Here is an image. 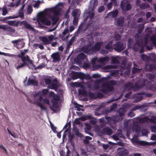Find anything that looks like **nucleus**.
Masks as SVG:
<instances>
[{"label":"nucleus","mask_w":156,"mask_h":156,"mask_svg":"<svg viewBox=\"0 0 156 156\" xmlns=\"http://www.w3.org/2000/svg\"><path fill=\"white\" fill-rule=\"evenodd\" d=\"M126 87L133 88L134 90L136 91L139 89L145 87L147 89L156 90V83L152 84L151 82H148L147 80H141L138 81V82L135 83L134 86L133 84L131 82H128L126 84Z\"/></svg>","instance_id":"1"},{"label":"nucleus","mask_w":156,"mask_h":156,"mask_svg":"<svg viewBox=\"0 0 156 156\" xmlns=\"http://www.w3.org/2000/svg\"><path fill=\"white\" fill-rule=\"evenodd\" d=\"M112 42L110 41L105 46V48L107 50L112 51L113 48L115 51H121L125 48L126 44L121 42H117L116 44L112 45Z\"/></svg>","instance_id":"2"},{"label":"nucleus","mask_w":156,"mask_h":156,"mask_svg":"<svg viewBox=\"0 0 156 156\" xmlns=\"http://www.w3.org/2000/svg\"><path fill=\"white\" fill-rule=\"evenodd\" d=\"M117 83V81L114 80H111L104 83L102 84V86L103 88L100 89V91L105 94H108L110 92L114 90L113 87L110 86V85L114 86L116 85Z\"/></svg>","instance_id":"3"},{"label":"nucleus","mask_w":156,"mask_h":156,"mask_svg":"<svg viewBox=\"0 0 156 156\" xmlns=\"http://www.w3.org/2000/svg\"><path fill=\"white\" fill-rule=\"evenodd\" d=\"M108 59L109 58L107 57H101L99 58L95 57L92 59L91 62L94 65V68L95 69H98L100 68L101 66L100 64L95 65L96 62H98L102 64H105L108 62Z\"/></svg>","instance_id":"4"},{"label":"nucleus","mask_w":156,"mask_h":156,"mask_svg":"<svg viewBox=\"0 0 156 156\" xmlns=\"http://www.w3.org/2000/svg\"><path fill=\"white\" fill-rule=\"evenodd\" d=\"M73 77L74 79L79 78L82 80H83L84 79L86 80H89L91 78L89 74H85L83 73H80L76 75H74Z\"/></svg>","instance_id":"5"},{"label":"nucleus","mask_w":156,"mask_h":156,"mask_svg":"<svg viewBox=\"0 0 156 156\" xmlns=\"http://www.w3.org/2000/svg\"><path fill=\"white\" fill-rule=\"evenodd\" d=\"M120 7L122 10L124 11H128L131 8V5L128 3L124 2L123 0L121 2Z\"/></svg>","instance_id":"6"},{"label":"nucleus","mask_w":156,"mask_h":156,"mask_svg":"<svg viewBox=\"0 0 156 156\" xmlns=\"http://www.w3.org/2000/svg\"><path fill=\"white\" fill-rule=\"evenodd\" d=\"M139 121L142 123L145 122H150L154 124H156V117L153 116L151 117V119H149L147 117H144L140 119L139 120Z\"/></svg>","instance_id":"7"},{"label":"nucleus","mask_w":156,"mask_h":156,"mask_svg":"<svg viewBox=\"0 0 156 156\" xmlns=\"http://www.w3.org/2000/svg\"><path fill=\"white\" fill-rule=\"evenodd\" d=\"M131 141L135 145L137 146L139 145L146 146L150 145L149 143L144 141H139L137 139H132Z\"/></svg>","instance_id":"8"},{"label":"nucleus","mask_w":156,"mask_h":156,"mask_svg":"<svg viewBox=\"0 0 156 156\" xmlns=\"http://www.w3.org/2000/svg\"><path fill=\"white\" fill-rule=\"evenodd\" d=\"M58 81L57 80H53L51 82V84L48 86V88L54 90L55 91H57L58 87Z\"/></svg>","instance_id":"9"},{"label":"nucleus","mask_w":156,"mask_h":156,"mask_svg":"<svg viewBox=\"0 0 156 156\" xmlns=\"http://www.w3.org/2000/svg\"><path fill=\"white\" fill-rule=\"evenodd\" d=\"M0 29L11 33H14L15 31V30L11 27L5 25H0Z\"/></svg>","instance_id":"10"},{"label":"nucleus","mask_w":156,"mask_h":156,"mask_svg":"<svg viewBox=\"0 0 156 156\" xmlns=\"http://www.w3.org/2000/svg\"><path fill=\"white\" fill-rule=\"evenodd\" d=\"M51 57L53 59V62H59L61 59L60 55L58 52L53 53L51 55Z\"/></svg>","instance_id":"11"},{"label":"nucleus","mask_w":156,"mask_h":156,"mask_svg":"<svg viewBox=\"0 0 156 156\" xmlns=\"http://www.w3.org/2000/svg\"><path fill=\"white\" fill-rule=\"evenodd\" d=\"M101 132L103 134L110 135L112 133V131L109 127H106L103 129Z\"/></svg>","instance_id":"12"},{"label":"nucleus","mask_w":156,"mask_h":156,"mask_svg":"<svg viewBox=\"0 0 156 156\" xmlns=\"http://www.w3.org/2000/svg\"><path fill=\"white\" fill-rule=\"evenodd\" d=\"M90 5L89 6L88 9L91 10L92 11H94L95 8L98 5V0H92L90 1Z\"/></svg>","instance_id":"13"},{"label":"nucleus","mask_w":156,"mask_h":156,"mask_svg":"<svg viewBox=\"0 0 156 156\" xmlns=\"http://www.w3.org/2000/svg\"><path fill=\"white\" fill-rule=\"evenodd\" d=\"M129 154L128 151L124 147L120 148V151L117 154L118 156H126Z\"/></svg>","instance_id":"14"},{"label":"nucleus","mask_w":156,"mask_h":156,"mask_svg":"<svg viewBox=\"0 0 156 156\" xmlns=\"http://www.w3.org/2000/svg\"><path fill=\"white\" fill-rule=\"evenodd\" d=\"M33 97L35 104H36V101L37 100L38 101H42V96L40 92H37L34 94Z\"/></svg>","instance_id":"15"},{"label":"nucleus","mask_w":156,"mask_h":156,"mask_svg":"<svg viewBox=\"0 0 156 156\" xmlns=\"http://www.w3.org/2000/svg\"><path fill=\"white\" fill-rule=\"evenodd\" d=\"M20 24L21 25H23L24 27L26 29L33 31H35L34 28L30 24H29L26 21H23L21 22Z\"/></svg>","instance_id":"16"},{"label":"nucleus","mask_w":156,"mask_h":156,"mask_svg":"<svg viewBox=\"0 0 156 156\" xmlns=\"http://www.w3.org/2000/svg\"><path fill=\"white\" fill-rule=\"evenodd\" d=\"M27 85L28 86L32 85L37 86H38V82L35 80L29 78L27 81Z\"/></svg>","instance_id":"17"},{"label":"nucleus","mask_w":156,"mask_h":156,"mask_svg":"<svg viewBox=\"0 0 156 156\" xmlns=\"http://www.w3.org/2000/svg\"><path fill=\"white\" fill-rule=\"evenodd\" d=\"M117 23H115V25L121 27L124 22V18L123 17H120L116 20Z\"/></svg>","instance_id":"18"},{"label":"nucleus","mask_w":156,"mask_h":156,"mask_svg":"<svg viewBox=\"0 0 156 156\" xmlns=\"http://www.w3.org/2000/svg\"><path fill=\"white\" fill-rule=\"evenodd\" d=\"M40 21L43 24H45L47 26H49L51 24L50 20H48L44 16H42L41 17Z\"/></svg>","instance_id":"19"},{"label":"nucleus","mask_w":156,"mask_h":156,"mask_svg":"<svg viewBox=\"0 0 156 156\" xmlns=\"http://www.w3.org/2000/svg\"><path fill=\"white\" fill-rule=\"evenodd\" d=\"M49 96L53 98L52 100L55 101H58L60 99L59 96L57 94H55L54 92L51 91L49 93Z\"/></svg>","instance_id":"20"},{"label":"nucleus","mask_w":156,"mask_h":156,"mask_svg":"<svg viewBox=\"0 0 156 156\" xmlns=\"http://www.w3.org/2000/svg\"><path fill=\"white\" fill-rule=\"evenodd\" d=\"M22 60L23 63H25V64L27 65V64L26 63V62H28L29 63L32 64H33L32 61L30 59L29 57L27 55H26L25 57H22Z\"/></svg>","instance_id":"21"},{"label":"nucleus","mask_w":156,"mask_h":156,"mask_svg":"<svg viewBox=\"0 0 156 156\" xmlns=\"http://www.w3.org/2000/svg\"><path fill=\"white\" fill-rule=\"evenodd\" d=\"M133 69L132 73H139L140 72L142 69V68H138V66L137 65H136L135 62H133Z\"/></svg>","instance_id":"22"},{"label":"nucleus","mask_w":156,"mask_h":156,"mask_svg":"<svg viewBox=\"0 0 156 156\" xmlns=\"http://www.w3.org/2000/svg\"><path fill=\"white\" fill-rule=\"evenodd\" d=\"M146 30H148V32L149 34H146L145 35V37L144 38V44L145 45H146L147 43L149 37V34H151L152 33V31L151 30H150V28L149 27L147 28Z\"/></svg>","instance_id":"23"},{"label":"nucleus","mask_w":156,"mask_h":156,"mask_svg":"<svg viewBox=\"0 0 156 156\" xmlns=\"http://www.w3.org/2000/svg\"><path fill=\"white\" fill-rule=\"evenodd\" d=\"M90 46L91 44H89L83 47L81 49L82 51L84 53L88 54V52L89 51V49Z\"/></svg>","instance_id":"24"},{"label":"nucleus","mask_w":156,"mask_h":156,"mask_svg":"<svg viewBox=\"0 0 156 156\" xmlns=\"http://www.w3.org/2000/svg\"><path fill=\"white\" fill-rule=\"evenodd\" d=\"M118 14V11L115 10L114 11H112L109 12L108 14V16L111 17H116Z\"/></svg>","instance_id":"25"},{"label":"nucleus","mask_w":156,"mask_h":156,"mask_svg":"<svg viewBox=\"0 0 156 156\" xmlns=\"http://www.w3.org/2000/svg\"><path fill=\"white\" fill-rule=\"evenodd\" d=\"M103 43L98 42L96 43L94 46L96 51H98L100 50L102 46Z\"/></svg>","instance_id":"26"},{"label":"nucleus","mask_w":156,"mask_h":156,"mask_svg":"<svg viewBox=\"0 0 156 156\" xmlns=\"http://www.w3.org/2000/svg\"><path fill=\"white\" fill-rule=\"evenodd\" d=\"M40 39L41 41L43 42V44L44 45H46L50 43L48 38L46 37H40Z\"/></svg>","instance_id":"27"},{"label":"nucleus","mask_w":156,"mask_h":156,"mask_svg":"<svg viewBox=\"0 0 156 156\" xmlns=\"http://www.w3.org/2000/svg\"><path fill=\"white\" fill-rule=\"evenodd\" d=\"M37 105L40 107L41 110H47V109L45 107L43 106V104L41 103V101H38L37 100L36 101V104Z\"/></svg>","instance_id":"28"},{"label":"nucleus","mask_w":156,"mask_h":156,"mask_svg":"<svg viewBox=\"0 0 156 156\" xmlns=\"http://www.w3.org/2000/svg\"><path fill=\"white\" fill-rule=\"evenodd\" d=\"M125 111L123 108H121L119 110L116 112V115L119 117L123 116L125 113Z\"/></svg>","instance_id":"29"},{"label":"nucleus","mask_w":156,"mask_h":156,"mask_svg":"<svg viewBox=\"0 0 156 156\" xmlns=\"http://www.w3.org/2000/svg\"><path fill=\"white\" fill-rule=\"evenodd\" d=\"M101 82L100 80H95L94 83V88L95 89H98L100 87V84Z\"/></svg>","instance_id":"30"},{"label":"nucleus","mask_w":156,"mask_h":156,"mask_svg":"<svg viewBox=\"0 0 156 156\" xmlns=\"http://www.w3.org/2000/svg\"><path fill=\"white\" fill-rule=\"evenodd\" d=\"M140 8L142 9H148L150 8V5L148 3H143L140 5Z\"/></svg>","instance_id":"31"},{"label":"nucleus","mask_w":156,"mask_h":156,"mask_svg":"<svg viewBox=\"0 0 156 156\" xmlns=\"http://www.w3.org/2000/svg\"><path fill=\"white\" fill-rule=\"evenodd\" d=\"M89 52H88V54H89L93 55L95 53L96 51L95 49L94 46H91V45L90 47Z\"/></svg>","instance_id":"32"},{"label":"nucleus","mask_w":156,"mask_h":156,"mask_svg":"<svg viewBox=\"0 0 156 156\" xmlns=\"http://www.w3.org/2000/svg\"><path fill=\"white\" fill-rule=\"evenodd\" d=\"M123 94H121V95H120V96L119 97V98H118L115 99H114V98H112L110 100H108V101L107 103H109L110 102H112L114 101H117L118 100L121 98L122 97Z\"/></svg>","instance_id":"33"},{"label":"nucleus","mask_w":156,"mask_h":156,"mask_svg":"<svg viewBox=\"0 0 156 156\" xmlns=\"http://www.w3.org/2000/svg\"><path fill=\"white\" fill-rule=\"evenodd\" d=\"M134 50L135 51H138V49L141 47L142 48V47L141 44H139L138 43H136L135 45H133L132 47Z\"/></svg>","instance_id":"34"},{"label":"nucleus","mask_w":156,"mask_h":156,"mask_svg":"<svg viewBox=\"0 0 156 156\" xmlns=\"http://www.w3.org/2000/svg\"><path fill=\"white\" fill-rule=\"evenodd\" d=\"M80 151L81 154L86 156H88L90 154V153L88 151H86L85 150L82 148H80Z\"/></svg>","instance_id":"35"},{"label":"nucleus","mask_w":156,"mask_h":156,"mask_svg":"<svg viewBox=\"0 0 156 156\" xmlns=\"http://www.w3.org/2000/svg\"><path fill=\"white\" fill-rule=\"evenodd\" d=\"M116 134L119 138H125L124 136L122 133V130H118L117 133Z\"/></svg>","instance_id":"36"},{"label":"nucleus","mask_w":156,"mask_h":156,"mask_svg":"<svg viewBox=\"0 0 156 156\" xmlns=\"http://www.w3.org/2000/svg\"><path fill=\"white\" fill-rule=\"evenodd\" d=\"M80 11L77 9L73 10L72 12V15L74 17H77V14L80 12Z\"/></svg>","instance_id":"37"},{"label":"nucleus","mask_w":156,"mask_h":156,"mask_svg":"<svg viewBox=\"0 0 156 156\" xmlns=\"http://www.w3.org/2000/svg\"><path fill=\"white\" fill-rule=\"evenodd\" d=\"M145 107H146L144 105H142L141 106L137 105L133 107L132 108V110L133 111H135L138 109L143 108Z\"/></svg>","instance_id":"38"},{"label":"nucleus","mask_w":156,"mask_h":156,"mask_svg":"<svg viewBox=\"0 0 156 156\" xmlns=\"http://www.w3.org/2000/svg\"><path fill=\"white\" fill-rule=\"evenodd\" d=\"M155 69H156V64H153L149 66L150 71H151Z\"/></svg>","instance_id":"39"},{"label":"nucleus","mask_w":156,"mask_h":156,"mask_svg":"<svg viewBox=\"0 0 156 156\" xmlns=\"http://www.w3.org/2000/svg\"><path fill=\"white\" fill-rule=\"evenodd\" d=\"M26 65L25 64V63H23L17 66L16 64H15V66L16 67V68L17 69H19L23 67L24 66Z\"/></svg>","instance_id":"40"},{"label":"nucleus","mask_w":156,"mask_h":156,"mask_svg":"<svg viewBox=\"0 0 156 156\" xmlns=\"http://www.w3.org/2000/svg\"><path fill=\"white\" fill-rule=\"evenodd\" d=\"M120 119L119 116L117 115H114L112 117V120L114 122H118L119 121Z\"/></svg>","instance_id":"41"},{"label":"nucleus","mask_w":156,"mask_h":156,"mask_svg":"<svg viewBox=\"0 0 156 156\" xmlns=\"http://www.w3.org/2000/svg\"><path fill=\"white\" fill-rule=\"evenodd\" d=\"M89 10V12L88 14H89V16L90 19H92L94 17V13L93 12V11H92L91 10Z\"/></svg>","instance_id":"42"},{"label":"nucleus","mask_w":156,"mask_h":156,"mask_svg":"<svg viewBox=\"0 0 156 156\" xmlns=\"http://www.w3.org/2000/svg\"><path fill=\"white\" fill-rule=\"evenodd\" d=\"M112 63L118 64L119 63V61L115 57H112Z\"/></svg>","instance_id":"43"},{"label":"nucleus","mask_w":156,"mask_h":156,"mask_svg":"<svg viewBox=\"0 0 156 156\" xmlns=\"http://www.w3.org/2000/svg\"><path fill=\"white\" fill-rule=\"evenodd\" d=\"M151 39L153 43L156 46V36L153 35L151 37Z\"/></svg>","instance_id":"44"},{"label":"nucleus","mask_w":156,"mask_h":156,"mask_svg":"<svg viewBox=\"0 0 156 156\" xmlns=\"http://www.w3.org/2000/svg\"><path fill=\"white\" fill-rule=\"evenodd\" d=\"M78 92L80 94L82 95H85L86 94V90L83 89H80L78 90Z\"/></svg>","instance_id":"45"},{"label":"nucleus","mask_w":156,"mask_h":156,"mask_svg":"<svg viewBox=\"0 0 156 156\" xmlns=\"http://www.w3.org/2000/svg\"><path fill=\"white\" fill-rule=\"evenodd\" d=\"M57 101H53V100H51V102L52 104V106L53 107L56 108L58 107V103Z\"/></svg>","instance_id":"46"},{"label":"nucleus","mask_w":156,"mask_h":156,"mask_svg":"<svg viewBox=\"0 0 156 156\" xmlns=\"http://www.w3.org/2000/svg\"><path fill=\"white\" fill-rule=\"evenodd\" d=\"M133 40L131 38H129L128 40V46L129 48L132 47L133 46L132 45Z\"/></svg>","instance_id":"47"},{"label":"nucleus","mask_w":156,"mask_h":156,"mask_svg":"<svg viewBox=\"0 0 156 156\" xmlns=\"http://www.w3.org/2000/svg\"><path fill=\"white\" fill-rule=\"evenodd\" d=\"M52 21V24L54 25L56 24L58 20V18L56 16H53L52 17L51 19Z\"/></svg>","instance_id":"48"},{"label":"nucleus","mask_w":156,"mask_h":156,"mask_svg":"<svg viewBox=\"0 0 156 156\" xmlns=\"http://www.w3.org/2000/svg\"><path fill=\"white\" fill-rule=\"evenodd\" d=\"M32 7L31 5H28L27 6V11L28 14H30L32 12Z\"/></svg>","instance_id":"49"},{"label":"nucleus","mask_w":156,"mask_h":156,"mask_svg":"<svg viewBox=\"0 0 156 156\" xmlns=\"http://www.w3.org/2000/svg\"><path fill=\"white\" fill-rule=\"evenodd\" d=\"M134 131L136 133H138L140 132V127L138 125H136L134 127Z\"/></svg>","instance_id":"50"},{"label":"nucleus","mask_w":156,"mask_h":156,"mask_svg":"<svg viewBox=\"0 0 156 156\" xmlns=\"http://www.w3.org/2000/svg\"><path fill=\"white\" fill-rule=\"evenodd\" d=\"M128 122L127 121H126L124 122V123L123 126V129L125 130L126 131L128 130Z\"/></svg>","instance_id":"51"},{"label":"nucleus","mask_w":156,"mask_h":156,"mask_svg":"<svg viewBox=\"0 0 156 156\" xmlns=\"http://www.w3.org/2000/svg\"><path fill=\"white\" fill-rule=\"evenodd\" d=\"M89 96L92 98H97L96 95L94 93L89 92Z\"/></svg>","instance_id":"52"},{"label":"nucleus","mask_w":156,"mask_h":156,"mask_svg":"<svg viewBox=\"0 0 156 156\" xmlns=\"http://www.w3.org/2000/svg\"><path fill=\"white\" fill-rule=\"evenodd\" d=\"M144 27V26L143 24L140 25L138 31V32L139 34L140 33L142 32L143 30Z\"/></svg>","instance_id":"53"},{"label":"nucleus","mask_w":156,"mask_h":156,"mask_svg":"<svg viewBox=\"0 0 156 156\" xmlns=\"http://www.w3.org/2000/svg\"><path fill=\"white\" fill-rule=\"evenodd\" d=\"M78 19L77 17H74L73 21V24L74 25H77L78 23Z\"/></svg>","instance_id":"54"},{"label":"nucleus","mask_w":156,"mask_h":156,"mask_svg":"<svg viewBox=\"0 0 156 156\" xmlns=\"http://www.w3.org/2000/svg\"><path fill=\"white\" fill-rule=\"evenodd\" d=\"M155 77V76L153 74H150L148 75V79L151 81H153Z\"/></svg>","instance_id":"55"},{"label":"nucleus","mask_w":156,"mask_h":156,"mask_svg":"<svg viewBox=\"0 0 156 156\" xmlns=\"http://www.w3.org/2000/svg\"><path fill=\"white\" fill-rule=\"evenodd\" d=\"M143 98L142 96L137 97V98L133 101V102H137L141 101Z\"/></svg>","instance_id":"56"},{"label":"nucleus","mask_w":156,"mask_h":156,"mask_svg":"<svg viewBox=\"0 0 156 156\" xmlns=\"http://www.w3.org/2000/svg\"><path fill=\"white\" fill-rule=\"evenodd\" d=\"M111 73V75H116L118 74H119L118 70H112Z\"/></svg>","instance_id":"57"},{"label":"nucleus","mask_w":156,"mask_h":156,"mask_svg":"<svg viewBox=\"0 0 156 156\" xmlns=\"http://www.w3.org/2000/svg\"><path fill=\"white\" fill-rule=\"evenodd\" d=\"M79 57L81 59H84L86 58V55L83 53H81L79 54Z\"/></svg>","instance_id":"58"},{"label":"nucleus","mask_w":156,"mask_h":156,"mask_svg":"<svg viewBox=\"0 0 156 156\" xmlns=\"http://www.w3.org/2000/svg\"><path fill=\"white\" fill-rule=\"evenodd\" d=\"M148 133V131L146 129H143L141 130V133L143 135L146 136Z\"/></svg>","instance_id":"59"},{"label":"nucleus","mask_w":156,"mask_h":156,"mask_svg":"<svg viewBox=\"0 0 156 156\" xmlns=\"http://www.w3.org/2000/svg\"><path fill=\"white\" fill-rule=\"evenodd\" d=\"M2 15L3 16L5 15L8 12L7 9L6 8H4L2 9Z\"/></svg>","instance_id":"60"},{"label":"nucleus","mask_w":156,"mask_h":156,"mask_svg":"<svg viewBox=\"0 0 156 156\" xmlns=\"http://www.w3.org/2000/svg\"><path fill=\"white\" fill-rule=\"evenodd\" d=\"M44 81L46 84L49 85L51 82V80L48 78L45 79Z\"/></svg>","instance_id":"61"},{"label":"nucleus","mask_w":156,"mask_h":156,"mask_svg":"<svg viewBox=\"0 0 156 156\" xmlns=\"http://www.w3.org/2000/svg\"><path fill=\"white\" fill-rule=\"evenodd\" d=\"M43 103L44 104H47L48 105H50V101L48 99H44L43 100Z\"/></svg>","instance_id":"62"},{"label":"nucleus","mask_w":156,"mask_h":156,"mask_svg":"<svg viewBox=\"0 0 156 156\" xmlns=\"http://www.w3.org/2000/svg\"><path fill=\"white\" fill-rule=\"evenodd\" d=\"M114 38L116 41H118L121 39V36L119 34H117L115 35Z\"/></svg>","instance_id":"63"},{"label":"nucleus","mask_w":156,"mask_h":156,"mask_svg":"<svg viewBox=\"0 0 156 156\" xmlns=\"http://www.w3.org/2000/svg\"><path fill=\"white\" fill-rule=\"evenodd\" d=\"M111 78V77L110 76H108L106 77H102L101 78V80L103 81H107V80L110 79Z\"/></svg>","instance_id":"64"}]
</instances>
